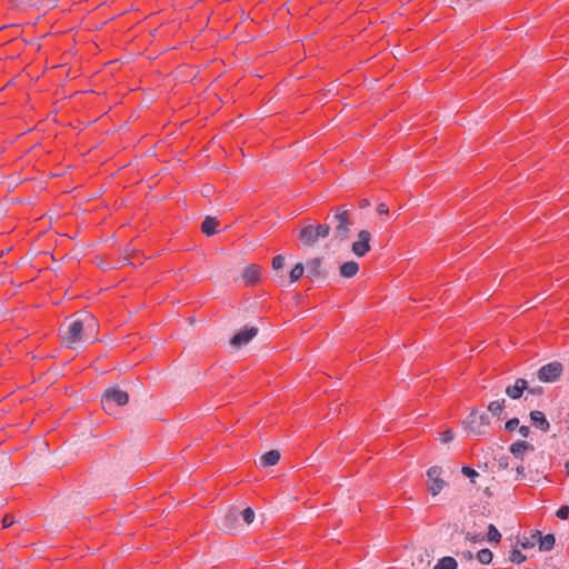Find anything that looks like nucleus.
I'll list each match as a JSON object with an SVG mask.
<instances>
[{"label": "nucleus", "mask_w": 569, "mask_h": 569, "mask_svg": "<svg viewBox=\"0 0 569 569\" xmlns=\"http://www.w3.org/2000/svg\"><path fill=\"white\" fill-rule=\"evenodd\" d=\"M94 320L90 316L84 319H76L66 327L61 328V338L67 347L72 348L79 342H84L92 339V336L87 335L88 328H93Z\"/></svg>", "instance_id": "1"}, {"label": "nucleus", "mask_w": 569, "mask_h": 569, "mask_svg": "<svg viewBox=\"0 0 569 569\" xmlns=\"http://www.w3.org/2000/svg\"><path fill=\"white\" fill-rule=\"evenodd\" d=\"M353 206L340 204L332 208L333 216L331 222L333 223V238L338 241H345L349 238L352 227L351 213Z\"/></svg>", "instance_id": "2"}, {"label": "nucleus", "mask_w": 569, "mask_h": 569, "mask_svg": "<svg viewBox=\"0 0 569 569\" xmlns=\"http://www.w3.org/2000/svg\"><path fill=\"white\" fill-rule=\"evenodd\" d=\"M129 401V395L118 388H108L101 399L102 408L106 412H111L116 407L127 405Z\"/></svg>", "instance_id": "3"}, {"label": "nucleus", "mask_w": 569, "mask_h": 569, "mask_svg": "<svg viewBox=\"0 0 569 569\" xmlns=\"http://www.w3.org/2000/svg\"><path fill=\"white\" fill-rule=\"evenodd\" d=\"M563 371L562 363L558 361L549 362L545 366H542L538 370V379L542 382H555L559 379Z\"/></svg>", "instance_id": "4"}, {"label": "nucleus", "mask_w": 569, "mask_h": 569, "mask_svg": "<svg viewBox=\"0 0 569 569\" xmlns=\"http://www.w3.org/2000/svg\"><path fill=\"white\" fill-rule=\"evenodd\" d=\"M442 469L438 466L430 467L427 471L428 490L432 496H437L447 485L441 478Z\"/></svg>", "instance_id": "5"}, {"label": "nucleus", "mask_w": 569, "mask_h": 569, "mask_svg": "<svg viewBox=\"0 0 569 569\" xmlns=\"http://www.w3.org/2000/svg\"><path fill=\"white\" fill-rule=\"evenodd\" d=\"M489 425V418L485 413H478L477 411H472L468 417L469 430L477 436L486 433L483 429L487 428Z\"/></svg>", "instance_id": "6"}, {"label": "nucleus", "mask_w": 569, "mask_h": 569, "mask_svg": "<svg viewBox=\"0 0 569 569\" xmlns=\"http://www.w3.org/2000/svg\"><path fill=\"white\" fill-rule=\"evenodd\" d=\"M357 238L352 243L351 250L357 257H363L370 251L371 233L368 230H361Z\"/></svg>", "instance_id": "7"}, {"label": "nucleus", "mask_w": 569, "mask_h": 569, "mask_svg": "<svg viewBox=\"0 0 569 569\" xmlns=\"http://www.w3.org/2000/svg\"><path fill=\"white\" fill-rule=\"evenodd\" d=\"M257 333L258 329L254 327L244 328L232 337L230 343L236 348H240L247 345L253 337L257 336Z\"/></svg>", "instance_id": "8"}, {"label": "nucleus", "mask_w": 569, "mask_h": 569, "mask_svg": "<svg viewBox=\"0 0 569 569\" xmlns=\"http://www.w3.org/2000/svg\"><path fill=\"white\" fill-rule=\"evenodd\" d=\"M528 389V382L526 379H522V378H518L516 381H515V385L512 386H508L506 388V393L511 398V399H519L523 391Z\"/></svg>", "instance_id": "9"}, {"label": "nucleus", "mask_w": 569, "mask_h": 569, "mask_svg": "<svg viewBox=\"0 0 569 569\" xmlns=\"http://www.w3.org/2000/svg\"><path fill=\"white\" fill-rule=\"evenodd\" d=\"M533 450H535V447L525 440H518V441L513 442L509 448V451L513 455V457L519 459L520 461L523 460L525 451H533Z\"/></svg>", "instance_id": "10"}, {"label": "nucleus", "mask_w": 569, "mask_h": 569, "mask_svg": "<svg viewBox=\"0 0 569 569\" xmlns=\"http://www.w3.org/2000/svg\"><path fill=\"white\" fill-rule=\"evenodd\" d=\"M531 423L539 430L547 432L550 428V423L547 420L545 413L539 410H533L530 412Z\"/></svg>", "instance_id": "11"}, {"label": "nucleus", "mask_w": 569, "mask_h": 569, "mask_svg": "<svg viewBox=\"0 0 569 569\" xmlns=\"http://www.w3.org/2000/svg\"><path fill=\"white\" fill-rule=\"evenodd\" d=\"M299 239L303 242L306 246H313L318 240V236L315 231V226H306L303 227L299 232Z\"/></svg>", "instance_id": "12"}, {"label": "nucleus", "mask_w": 569, "mask_h": 569, "mask_svg": "<svg viewBox=\"0 0 569 569\" xmlns=\"http://www.w3.org/2000/svg\"><path fill=\"white\" fill-rule=\"evenodd\" d=\"M238 521L239 512H237L234 509H231L224 515L222 519V529L232 532L237 529Z\"/></svg>", "instance_id": "13"}, {"label": "nucleus", "mask_w": 569, "mask_h": 569, "mask_svg": "<svg viewBox=\"0 0 569 569\" xmlns=\"http://www.w3.org/2000/svg\"><path fill=\"white\" fill-rule=\"evenodd\" d=\"M260 274H261L260 266L253 263V264L248 266L244 269V271L242 273V279L248 284H254L259 281Z\"/></svg>", "instance_id": "14"}, {"label": "nucleus", "mask_w": 569, "mask_h": 569, "mask_svg": "<svg viewBox=\"0 0 569 569\" xmlns=\"http://www.w3.org/2000/svg\"><path fill=\"white\" fill-rule=\"evenodd\" d=\"M322 258H313L307 262V276L310 278L325 277L326 273L321 270Z\"/></svg>", "instance_id": "15"}, {"label": "nucleus", "mask_w": 569, "mask_h": 569, "mask_svg": "<svg viewBox=\"0 0 569 569\" xmlns=\"http://www.w3.org/2000/svg\"><path fill=\"white\" fill-rule=\"evenodd\" d=\"M339 271H340L341 277L352 278L358 273L359 264H358V262H356L353 260L347 261L340 266Z\"/></svg>", "instance_id": "16"}, {"label": "nucleus", "mask_w": 569, "mask_h": 569, "mask_svg": "<svg viewBox=\"0 0 569 569\" xmlns=\"http://www.w3.org/2000/svg\"><path fill=\"white\" fill-rule=\"evenodd\" d=\"M219 224V221L213 217H206L201 223V230L207 236H213L217 233L216 227Z\"/></svg>", "instance_id": "17"}, {"label": "nucleus", "mask_w": 569, "mask_h": 569, "mask_svg": "<svg viewBox=\"0 0 569 569\" xmlns=\"http://www.w3.org/2000/svg\"><path fill=\"white\" fill-rule=\"evenodd\" d=\"M279 460L280 452L278 450H270L260 458V462L263 467L274 466Z\"/></svg>", "instance_id": "18"}, {"label": "nucleus", "mask_w": 569, "mask_h": 569, "mask_svg": "<svg viewBox=\"0 0 569 569\" xmlns=\"http://www.w3.org/2000/svg\"><path fill=\"white\" fill-rule=\"evenodd\" d=\"M556 538L552 533L542 536L539 541V549L541 551H550L555 547Z\"/></svg>", "instance_id": "19"}, {"label": "nucleus", "mask_w": 569, "mask_h": 569, "mask_svg": "<svg viewBox=\"0 0 569 569\" xmlns=\"http://www.w3.org/2000/svg\"><path fill=\"white\" fill-rule=\"evenodd\" d=\"M457 566L456 559L447 556L441 558L432 569H457Z\"/></svg>", "instance_id": "20"}, {"label": "nucleus", "mask_w": 569, "mask_h": 569, "mask_svg": "<svg viewBox=\"0 0 569 569\" xmlns=\"http://www.w3.org/2000/svg\"><path fill=\"white\" fill-rule=\"evenodd\" d=\"M487 539L489 542H492V543H499L501 540V533L493 525L488 526Z\"/></svg>", "instance_id": "21"}, {"label": "nucleus", "mask_w": 569, "mask_h": 569, "mask_svg": "<svg viewBox=\"0 0 569 569\" xmlns=\"http://www.w3.org/2000/svg\"><path fill=\"white\" fill-rule=\"evenodd\" d=\"M492 558H493L492 552L487 548L481 549L477 553V559L482 565H489L492 561Z\"/></svg>", "instance_id": "22"}, {"label": "nucleus", "mask_w": 569, "mask_h": 569, "mask_svg": "<svg viewBox=\"0 0 569 569\" xmlns=\"http://www.w3.org/2000/svg\"><path fill=\"white\" fill-rule=\"evenodd\" d=\"M303 272H305V267L302 263H297L290 271V281L291 282H296L298 281L302 276H303Z\"/></svg>", "instance_id": "23"}, {"label": "nucleus", "mask_w": 569, "mask_h": 569, "mask_svg": "<svg viewBox=\"0 0 569 569\" xmlns=\"http://www.w3.org/2000/svg\"><path fill=\"white\" fill-rule=\"evenodd\" d=\"M503 408H505L503 399L501 401H499V400L491 401L488 406V410L495 416L500 415L503 411Z\"/></svg>", "instance_id": "24"}, {"label": "nucleus", "mask_w": 569, "mask_h": 569, "mask_svg": "<svg viewBox=\"0 0 569 569\" xmlns=\"http://www.w3.org/2000/svg\"><path fill=\"white\" fill-rule=\"evenodd\" d=\"M315 231L319 239L327 238L330 232V224L323 223V224L315 226Z\"/></svg>", "instance_id": "25"}, {"label": "nucleus", "mask_w": 569, "mask_h": 569, "mask_svg": "<svg viewBox=\"0 0 569 569\" xmlns=\"http://www.w3.org/2000/svg\"><path fill=\"white\" fill-rule=\"evenodd\" d=\"M239 516L242 517L243 521L248 525L252 523L254 520V511L252 508L248 507L244 510H242Z\"/></svg>", "instance_id": "26"}, {"label": "nucleus", "mask_w": 569, "mask_h": 569, "mask_svg": "<svg viewBox=\"0 0 569 569\" xmlns=\"http://www.w3.org/2000/svg\"><path fill=\"white\" fill-rule=\"evenodd\" d=\"M510 561L513 563H521L526 561L527 557L518 549H513L509 557Z\"/></svg>", "instance_id": "27"}, {"label": "nucleus", "mask_w": 569, "mask_h": 569, "mask_svg": "<svg viewBox=\"0 0 569 569\" xmlns=\"http://www.w3.org/2000/svg\"><path fill=\"white\" fill-rule=\"evenodd\" d=\"M461 472L468 477L472 483L476 482V478L479 477V473L471 467L465 466L462 467Z\"/></svg>", "instance_id": "28"}, {"label": "nucleus", "mask_w": 569, "mask_h": 569, "mask_svg": "<svg viewBox=\"0 0 569 569\" xmlns=\"http://www.w3.org/2000/svg\"><path fill=\"white\" fill-rule=\"evenodd\" d=\"M466 539L470 542H481L485 540V536L482 533H472V532H467L466 533Z\"/></svg>", "instance_id": "29"}, {"label": "nucleus", "mask_w": 569, "mask_h": 569, "mask_svg": "<svg viewBox=\"0 0 569 569\" xmlns=\"http://www.w3.org/2000/svg\"><path fill=\"white\" fill-rule=\"evenodd\" d=\"M518 426H519V419L511 418L506 422L505 428L507 431L511 432V431L516 430L518 428Z\"/></svg>", "instance_id": "30"}, {"label": "nucleus", "mask_w": 569, "mask_h": 569, "mask_svg": "<svg viewBox=\"0 0 569 569\" xmlns=\"http://www.w3.org/2000/svg\"><path fill=\"white\" fill-rule=\"evenodd\" d=\"M556 516H557L559 519H562V520L568 519V517H569V506H561V507L557 510Z\"/></svg>", "instance_id": "31"}, {"label": "nucleus", "mask_w": 569, "mask_h": 569, "mask_svg": "<svg viewBox=\"0 0 569 569\" xmlns=\"http://www.w3.org/2000/svg\"><path fill=\"white\" fill-rule=\"evenodd\" d=\"M284 263V257L278 254L272 259V268L274 270H279L283 267Z\"/></svg>", "instance_id": "32"}, {"label": "nucleus", "mask_w": 569, "mask_h": 569, "mask_svg": "<svg viewBox=\"0 0 569 569\" xmlns=\"http://www.w3.org/2000/svg\"><path fill=\"white\" fill-rule=\"evenodd\" d=\"M525 466L523 465H519L516 467V476H515V480L519 481V480H523L526 478V473H525Z\"/></svg>", "instance_id": "33"}, {"label": "nucleus", "mask_w": 569, "mask_h": 569, "mask_svg": "<svg viewBox=\"0 0 569 569\" xmlns=\"http://www.w3.org/2000/svg\"><path fill=\"white\" fill-rule=\"evenodd\" d=\"M453 431L451 429H448L446 430L442 435H441V442L443 443H448L450 442L452 439H453Z\"/></svg>", "instance_id": "34"}, {"label": "nucleus", "mask_w": 569, "mask_h": 569, "mask_svg": "<svg viewBox=\"0 0 569 569\" xmlns=\"http://www.w3.org/2000/svg\"><path fill=\"white\" fill-rule=\"evenodd\" d=\"M14 523V518L13 516L11 515H4L3 518H2V527L3 528H9L10 526H12Z\"/></svg>", "instance_id": "35"}, {"label": "nucleus", "mask_w": 569, "mask_h": 569, "mask_svg": "<svg viewBox=\"0 0 569 569\" xmlns=\"http://www.w3.org/2000/svg\"><path fill=\"white\" fill-rule=\"evenodd\" d=\"M520 545L523 549H530L535 546V541L531 538H523V540L520 541Z\"/></svg>", "instance_id": "36"}, {"label": "nucleus", "mask_w": 569, "mask_h": 569, "mask_svg": "<svg viewBox=\"0 0 569 569\" xmlns=\"http://www.w3.org/2000/svg\"><path fill=\"white\" fill-rule=\"evenodd\" d=\"M377 212H378L379 214H388V212H389V208H388V206H387L386 203H383V202H382V203H379V204H378V207H377Z\"/></svg>", "instance_id": "37"}, {"label": "nucleus", "mask_w": 569, "mask_h": 569, "mask_svg": "<svg viewBox=\"0 0 569 569\" xmlns=\"http://www.w3.org/2000/svg\"><path fill=\"white\" fill-rule=\"evenodd\" d=\"M530 432H531V431H530V428H529L528 426H521V427L519 428V433H520L523 438L529 437Z\"/></svg>", "instance_id": "38"}, {"label": "nucleus", "mask_w": 569, "mask_h": 569, "mask_svg": "<svg viewBox=\"0 0 569 569\" xmlns=\"http://www.w3.org/2000/svg\"><path fill=\"white\" fill-rule=\"evenodd\" d=\"M541 537H542V535H541V532L539 530L533 531L532 535H531V539L533 541L537 540L538 542L540 541Z\"/></svg>", "instance_id": "39"}, {"label": "nucleus", "mask_w": 569, "mask_h": 569, "mask_svg": "<svg viewBox=\"0 0 569 569\" xmlns=\"http://www.w3.org/2000/svg\"><path fill=\"white\" fill-rule=\"evenodd\" d=\"M461 557L462 559H466V560H472L473 559V555L471 551L467 550V551H463L461 553Z\"/></svg>", "instance_id": "40"}, {"label": "nucleus", "mask_w": 569, "mask_h": 569, "mask_svg": "<svg viewBox=\"0 0 569 569\" xmlns=\"http://www.w3.org/2000/svg\"><path fill=\"white\" fill-rule=\"evenodd\" d=\"M528 390H529V393H532V395L539 396L542 393V387H536V388H531V389L528 388Z\"/></svg>", "instance_id": "41"}, {"label": "nucleus", "mask_w": 569, "mask_h": 569, "mask_svg": "<svg viewBox=\"0 0 569 569\" xmlns=\"http://www.w3.org/2000/svg\"><path fill=\"white\" fill-rule=\"evenodd\" d=\"M369 206H370V202H369V200H368V199H362V200H360V202H359V207H360V209H365V208H367V207H369Z\"/></svg>", "instance_id": "42"}, {"label": "nucleus", "mask_w": 569, "mask_h": 569, "mask_svg": "<svg viewBox=\"0 0 569 569\" xmlns=\"http://www.w3.org/2000/svg\"><path fill=\"white\" fill-rule=\"evenodd\" d=\"M499 467L500 468H508V461H507V458H501L499 460Z\"/></svg>", "instance_id": "43"}, {"label": "nucleus", "mask_w": 569, "mask_h": 569, "mask_svg": "<svg viewBox=\"0 0 569 569\" xmlns=\"http://www.w3.org/2000/svg\"><path fill=\"white\" fill-rule=\"evenodd\" d=\"M566 470H567V473L569 475V461L566 463Z\"/></svg>", "instance_id": "44"}]
</instances>
